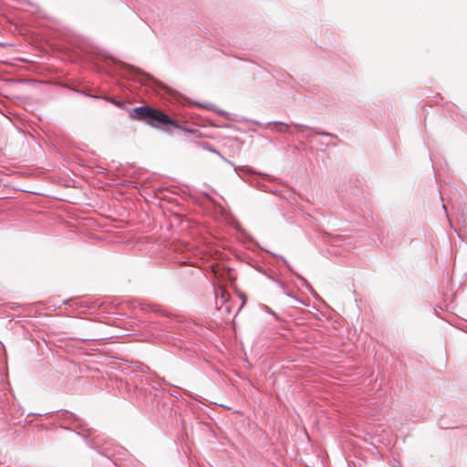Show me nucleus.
Masks as SVG:
<instances>
[{
	"instance_id": "obj_1",
	"label": "nucleus",
	"mask_w": 467,
	"mask_h": 467,
	"mask_svg": "<svg viewBox=\"0 0 467 467\" xmlns=\"http://www.w3.org/2000/svg\"><path fill=\"white\" fill-rule=\"evenodd\" d=\"M131 117L137 120L144 121L156 129H163L167 125H171L175 129L181 128L176 120L171 119L164 112L149 106L133 109Z\"/></svg>"
},
{
	"instance_id": "obj_2",
	"label": "nucleus",
	"mask_w": 467,
	"mask_h": 467,
	"mask_svg": "<svg viewBox=\"0 0 467 467\" xmlns=\"http://www.w3.org/2000/svg\"><path fill=\"white\" fill-rule=\"evenodd\" d=\"M220 292H221V296L223 298L226 299L229 296V294L227 293V291L224 288H221Z\"/></svg>"
}]
</instances>
